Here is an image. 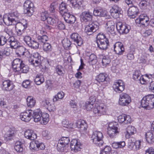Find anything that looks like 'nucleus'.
I'll return each instance as SVG.
<instances>
[{"instance_id":"obj_28","label":"nucleus","mask_w":154,"mask_h":154,"mask_svg":"<svg viewBox=\"0 0 154 154\" xmlns=\"http://www.w3.org/2000/svg\"><path fill=\"white\" fill-rule=\"evenodd\" d=\"M92 16L88 12L84 11L81 15V20L82 22H87L91 21Z\"/></svg>"},{"instance_id":"obj_51","label":"nucleus","mask_w":154,"mask_h":154,"mask_svg":"<svg viewBox=\"0 0 154 154\" xmlns=\"http://www.w3.org/2000/svg\"><path fill=\"white\" fill-rule=\"evenodd\" d=\"M58 19L55 18V19L54 18L51 17H48L46 20L47 23L49 24L53 25L56 23Z\"/></svg>"},{"instance_id":"obj_19","label":"nucleus","mask_w":154,"mask_h":154,"mask_svg":"<svg viewBox=\"0 0 154 154\" xmlns=\"http://www.w3.org/2000/svg\"><path fill=\"white\" fill-rule=\"evenodd\" d=\"M2 88L3 91H9L13 89L14 85L11 81L5 80L2 82Z\"/></svg>"},{"instance_id":"obj_55","label":"nucleus","mask_w":154,"mask_h":154,"mask_svg":"<svg viewBox=\"0 0 154 154\" xmlns=\"http://www.w3.org/2000/svg\"><path fill=\"white\" fill-rule=\"evenodd\" d=\"M2 51L5 57L8 56L10 54V49L9 47H5Z\"/></svg>"},{"instance_id":"obj_46","label":"nucleus","mask_w":154,"mask_h":154,"mask_svg":"<svg viewBox=\"0 0 154 154\" xmlns=\"http://www.w3.org/2000/svg\"><path fill=\"white\" fill-rule=\"evenodd\" d=\"M104 12L101 8L95 9L93 12L95 16H103L106 14V13L104 14Z\"/></svg>"},{"instance_id":"obj_54","label":"nucleus","mask_w":154,"mask_h":154,"mask_svg":"<svg viewBox=\"0 0 154 154\" xmlns=\"http://www.w3.org/2000/svg\"><path fill=\"white\" fill-rule=\"evenodd\" d=\"M15 131L10 129L5 134V137L6 138L8 137H11L12 138L15 136Z\"/></svg>"},{"instance_id":"obj_64","label":"nucleus","mask_w":154,"mask_h":154,"mask_svg":"<svg viewBox=\"0 0 154 154\" xmlns=\"http://www.w3.org/2000/svg\"><path fill=\"white\" fill-rule=\"evenodd\" d=\"M72 14H70V13L69 12H67L65 14H63L62 15V16L64 17V19L65 21L67 23L68 20H69V18L70 17V16Z\"/></svg>"},{"instance_id":"obj_11","label":"nucleus","mask_w":154,"mask_h":154,"mask_svg":"<svg viewBox=\"0 0 154 154\" xmlns=\"http://www.w3.org/2000/svg\"><path fill=\"white\" fill-rule=\"evenodd\" d=\"M149 18L146 14L140 15L135 20L136 23L141 24L143 27L147 26L149 23Z\"/></svg>"},{"instance_id":"obj_41","label":"nucleus","mask_w":154,"mask_h":154,"mask_svg":"<svg viewBox=\"0 0 154 154\" xmlns=\"http://www.w3.org/2000/svg\"><path fill=\"white\" fill-rule=\"evenodd\" d=\"M15 27L17 30H21L24 31L27 27V24L26 23L23 24L20 22H18L16 23Z\"/></svg>"},{"instance_id":"obj_21","label":"nucleus","mask_w":154,"mask_h":154,"mask_svg":"<svg viewBox=\"0 0 154 154\" xmlns=\"http://www.w3.org/2000/svg\"><path fill=\"white\" fill-rule=\"evenodd\" d=\"M33 113L32 118L34 119L35 122H40V123L43 114L39 109H37L33 110Z\"/></svg>"},{"instance_id":"obj_24","label":"nucleus","mask_w":154,"mask_h":154,"mask_svg":"<svg viewBox=\"0 0 154 154\" xmlns=\"http://www.w3.org/2000/svg\"><path fill=\"white\" fill-rule=\"evenodd\" d=\"M41 105L42 106L45 107L50 112L54 111L55 110L54 104H51L48 99L43 100Z\"/></svg>"},{"instance_id":"obj_1","label":"nucleus","mask_w":154,"mask_h":154,"mask_svg":"<svg viewBox=\"0 0 154 154\" xmlns=\"http://www.w3.org/2000/svg\"><path fill=\"white\" fill-rule=\"evenodd\" d=\"M141 105L145 108H154V95L149 94L144 97L141 100Z\"/></svg>"},{"instance_id":"obj_12","label":"nucleus","mask_w":154,"mask_h":154,"mask_svg":"<svg viewBox=\"0 0 154 154\" xmlns=\"http://www.w3.org/2000/svg\"><path fill=\"white\" fill-rule=\"evenodd\" d=\"M33 113V112L32 110H26V111L21 113L20 118L23 121L28 122L32 118Z\"/></svg>"},{"instance_id":"obj_33","label":"nucleus","mask_w":154,"mask_h":154,"mask_svg":"<svg viewBox=\"0 0 154 154\" xmlns=\"http://www.w3.org/2000/svg\"><path fill=\"white\" fill-rule=\"evenodd\" d=\"M146 140L149 143H152L154 142V135L151 132H148L145 134Z\"/></svg>"},{"instance_id":"obj_57","label":"nucleus","mask_w":154,"mask_h":154,"mask_svg":"<svg viewBox=\"0 0 154 154\" xmlns=\"http://www.w3.org/2000/svg\"><path fill=\"white\" fill-rule=\"evenodd\" d=\"M8 42V39L5 36L1 35L0 36V46H3Z\"/></svg>"},{"instance_id":"obj_59","label":"nucleus","mask_w":154,"mask_h":154,"mask_svg":"<svg viewBox=\"0 0 154 154\" xmlns=\"http://www.w3.org/2000/svg\"><path fill=\"white\" fill-rule=\"evenodd\" d=\"M65 26L62 22L60 21L57 22V28L59 29L63 30L65 29Z\"/></svg>"},{"instance_id":"obj_38","label":"nucleus","mask_w":154,"mask_h":154,"mask_svg":"<svg viewBox=\"0 0 154 154\" xmlns=\"http://www.w3.org/2000/svg\"><path fill=\"white\" fill-rule=\"evenodd\" d=\"M44 79L42 75L38 74L36 75L34 80V82L37 85H39L43 83Z\"/></svg>"},{"instance_id":"obj_29","label":"nucleus","mask_w":154,"mask_h":154,"mask_svg":"<svg viewBox=\"0 0 154 154\" xmlns=\"http://www.w3.org/2000/svg\"><path fill=\"white\" fill-rule=\"evenodd\" d=\"M25 137L30 140H34L37 138V135L32 130H27L25 132Z\"/></svg>"},{"instance_id":"obj_20","label":"nucleus","mask_w":154,"mask_h":154,"mask_svg":"<svg viewBox=\"0 0 154 154\" xmlns=\"http://www.w3.org/2000/svg\"><path fill=\"white\" fill-rule=\"evenodd\" d=\"M119 122L121 123L127 124L131 122V116L128 115L123 114L118 117Z\"/></svg>"},{"instance_id":"obj_37","label":"nucleus","mask_w":154,"mask_h":154,"mask_svg":"<svg viewBox=\"0 0 154 154\" xmlns=\"http://www.w3.org/2000/svg\"><path fill=\"white\" fill-rule=\"evenodd\" d=\"M65 95L64 93L62 91L58 92L57 95H55L53 99V102H56L60 100H62Z\"/></svg>"},{"instance_id":"obj_13","label":"nucleus","mask_w":154,"mask_h":154,"mask_svg":"<svg viewBox=\"0 0 154 154\" xmlns=\"http://www.w3.org/2000/svg\"><path fill=\"white\" fill-rule=\"evenodd\" d=\"M106 106L103 104H100L97 106H95L93 110V112L95 114V116H98L102 115H105L106 113Z\"/></svg>"},{"instance_id":"obj_63","label":"nucleus","mask_w":154,"mask_h":154,"mask_svg":"<svg viewBox=\"0 0 154 154\" xmlns=\"http://www.w3.org/2000/svg\"><path fill=\"white\" fill-rule=\"evenodd\" d=\"M31 82L29 80H26L24 81L22 83L23 86L27 88L30 87Z\"/></svg>"},{"instance_id":"obj_50","label":"nucleus","mask_w":154,"mask_h":154,"mask_svg":"<svg viewBox=\"0 0 154 154\" xmlns=\"http://www.w3.org/2000/svg\"><path fill=\"white\" fill-rule=\"evenodd\" d=\"M66 146V145L63 144V143H61L60 142V141H58L57 146V149L58 151L63 152L64 151V148Z\"/></svg>"},{"instance_id":"obj_25","label":"nucleus","mask_w":154,"mask_h":154,"mask_svg":"<svg viewBox=\"0 0 154 154\" xmlns=\"http://www.w3.org/2000/svg\"><path fill=\"white\" fill-rule=\"evenodd\" d=\"M77 127L80 129L81 133H84L85 132L87 128V125L85 121L80 120L76 123Z\"/></svg>"},{"instance_id":"obj_6","label":"nucleus","mask_w":154,"mask_h":154,"mask_svg":"<svg viewBox=\"0 0 154 154\" xmlns=\"http://www.w3.org/2000/svg\"><path fill=\"white\" fill-rule=\"evenodd\" d=\"M99 29V27L96 22H90L85 28V32L88 35H90L95 32Z\"/></svg>"},{"instance_id":"obj_45","label":"nucleus","mask_w":154,"mask_h":154,"mask_svg":"<svg viewBox=\"0 0 154 154\" xmlns=\"http://www.w3.org/2000/svg\"><path fill=\"white\" fill-rule=\"evenodd\" d=\"M106 73H100L96 78V80L99 82H104L106 79Z\"/></svg>"},{"instance_id":"obj_15","label":"nucleus","mask_w":154,"mask_h":154,"mask_svg":"<svg viewBox=\"0 0 154 154\" xmlns=\"http://www.w3.org/2000/svg\"><path fill=\"white\" fill-rule=\"evenodd\" d=\"M116 29L120 34H127L129 31L130 26L123 24L121 22H118L116 24Z\"/></svg>"},{"instance_id":"obj_58","label":"nucleus","mask_w":154,"mask_h":154,"mask_svg":"<svg viewBox=\"0 0 154 154\" xmlns=\"http://www.w3.org/2000/svg\"><path fill=\"white\" fill-rule=\"evenodd\" d=\"M69 105L70 107L75 109V110H77V103L74 100H72L70 101Z\"/></svg>"},{"instance_id":"obj_47","label":"nucleus","mask_w":154,"mask_h":154,"mask_svg":"<svg viewBox=\"0 0 154 154\" xmlns=\"http://www.w3.org/2000/svg\"><path fill=\"white\" fill-rule=\"evenodd\" d=\"M97 62V57L93 54H91L89 56V62L93 65L95 64Z\"/></svg>"},{"instance_id":"obj_17","label":"nucleus","mask_w":154,"mask_h":154,"mask_svg":"<svg viewBox=\"0 0 154 154\" xmlns=\"http://www.w3.org/2000/svg\"><path fill=\"white\" fill-rule=\"evenodd\" d=\"M114 49L116 54L121 55L125 51V48L123 44L119 42H116L113 45Z\"/></svg>"},{"instance_id":"obj_30","label":"nucleus","mask_w":154,"mask_h":154,"mask_svg":"<svg viewBox=\"0 0 154 154\" xmlns=\"http://www.w3.org/2000/svg\"><path fill=\"white\" fill-rule=\"evenodd\" d=\"M16 54L20 56L24 55L25 56L28 57L27 55L29 54V52L23 46H20L18 47L16 49Z\"/></svg>"},{"instance_id":"obj_36","label":"nucleus","mask_w":154,"mask_h":154,"mask_svg":"<svg viewBox=\"0 0 154 154\" xmlns=\"http://www.w3.org/2000/svg\"><path fill=\"white\" fill-rule=\"evenodd\" d=\"M27 105L29 107H33L36 103L35 100L32 97L28 96L26 100Z\"/></svg>"},{"instance_id":"obj_52","label":"nucleus","mask_w":154,"mask_h":154,"mask_svg":"<svg viewBox=\"0 0 154 154\" xmlns=\"http://www.w3.org/2000/svg\"><path fill=\"white\" fill-rule=\"evenodd\" d=\"M37 38L38 40L44 43H45V42H45L48 41L49 39L48 37L46 35H39Z\"/></svg>"},{"instance_id":"obj_3","label":"nucleus","mask_w":154,"mask_h":154,"mask_svg":"<svg viewBox=\"0 0 154 154\" xmlns=\"http://www.w3.org/2000/svg\"><path fill=\"white\" fill-rule=\"evenodd\" d=\"M103 137V134L101 132L96 131L93 132L91 138L95 144L100 147L104 143L102 140Z\"/></svg>"},{"instance_id":"obj_39","label":"nucleus","mask_w":154,"mask_h":154,"mask_svg":"<svg viewBox=\"0 0 154 154\" xmlns=\"http://www.w3.org/2000/svg\"><path fill=\"white\" fill-rule=\"evenodd\" d=\"M55 72L58 75L60 76H63L65 73L63 67L60 65H58L56 66Z\"/></svg>"},{"instance_id":"obj_49","label":"nucleus","mask_w":154,"mask_h":154,"mask_svg":"<svg viewBox=\"0 0 154 154\" xmlns=\"http://www.w3.org/2000/svg\"><path fill=\"white\" fill-rule=\"evenodd\" d=\"M141 74L139 70H136L133 74V78L135 80H138L140 78Z\"/></svg>"},{"instance_id":"obj_60","label":"nucleus","mask_w":154,"mask_h":154,"mask_svg":"<svg viewBox=\"0 0 154 154\" xmlns=\"http://www.w3.org/2000/svg\"><path fill=\"white\" fill-rule=\"evenodd\" d=\"M94 104L90 103V102H87L85 103V107L87 110L89 111L91 110L94 107Z\"/></svg>"},{"instance_id":"obj_44","label":"nucleus","mask_w":154,"mask_h":154,"mask_svg":"<svg viewBox=\"0 0 154 154\" xmlns=\"http://www.w3.org/2000/svg\"><path fill=\"white\" fill-rule=\"evenodd\" d=\"M20 69H21L18 72L20 73H26L28 72L29 70V67L28 66L25 65L23 63L22 64Z\"/></svg>"},{"instance_id":"obj_2","label":"nucleus","mask_w":154,"mask_h":154,"mask_svg":"<svg viewBox=\"0 0 154 154\" xmlns=\"http://www.w3.org/2000/svg\"><path fill=\"white\" fill-rule=\"evenodd\" d=\"M117 123L115 122H109L108 124L107 134L111 138H114L119 133Z\"/></svg>"},{"instance_id":"obj_56","label":"nucleus","mask_w":154,"mask_h":154,"mask_svg":"<svg viewBox=\"0 0 154 154\" xmlns=\"http://www.w3.org/2000/svg\"><path fill=\"white\" fill-rule=\"evenodd\" d=\"M5 18H7V15H5L3 17H2V15L0 14V25H2L3 23V22L7 26H9V23H8V21H6L5 20Z\"/></svg>"},{"instance_id":"obj_27","label":"nucleus","mask_w":154,"mask_h":154,"mask_svg":"<svg viewBox=\"0 0 154 154\" xmlns=\"http://www.w3.org/2000/svg\"><path fill=\"white\" fill-rule=\"evenodd\" d=\"M70 37L72 40L75 42L78 46H81L82 44V39L77 33H72L70 35Z\"/></svg>"},{"instance_id":"obj_4","label":"nucleus","mask_w":154,"mask_h":154,"mask_svg":"<svg viewBox=\"0 0 154 154\" xmlns=\"http://www.w3.org/2000/svg\"><path fill=\"white\" fill-rule=\"evenodd\" d=\"M96 38L98 47L101 50H106V36L103 33H99L97 35Z\"/></svg>"},{"instance_id":"obj_61","label":"nucleus","mask_w":154,"mask_h":154,"mask_svg":"<svg viewBox=\"0 0 154 154\" xmlns=\"http://www.w3.org/2000/svg\"><path fill=\"white\" fill-rule=\"evenodd\" d=\"M132 51H131L130 52V53L127 54V57L128 60H132L134 58V54L135 51V49L133 48V49L132 50Z\"/></svg>"},{"instance_id":"obj_18","label":"nucleus","mask_w":154,"mask_h":154,"mask_svg":"<svg viewBox=\"0 0 154 154\" xmlns=\"http://www.w3.org/2000/svg\"><path fill=\"white\" fill-rule=\"evenodd\" d=\"M122 11L121 9L117 5H114L110 10V12L112 15L115 19L119 17Z\"/></svg>"},{"instance_id":"obj_31","label":"nucleus","mask_w":154,"mask_h":154,"mask_svg":"<svg viewBox=\"0 0 154 154\" xmlns=\"http://www.w3.org/2000/svg\"><path fill=\"white\" fill-rule=\"evenodd\" d=\"M136 132L135 128L132 126H129L127 128L125 137L127 138H130L131 135H133Z\"/></svg>"},{"instance_id":"obj_14","label":"nucleus","mask_w":154,"mask_h":154,"mask_svg":"<svg viewBox=\"0 0 154 154\" xmlns=\"http://www.w3.org/2000/svg\"><path fill=\"white\" fill-rule=\"evenodd\" d=\"M29 148L32 151L36 150L38 149L43 150L45 149V146L43 143L35 140L30 143Z\"/></svg>"},{"instance_id":"obj_8","label":"nucleus","mask_w":154,"mask_h":154,"mask_svg":"<svg viewBox=\"0 0 154 154\" xmlns=\"http://www.w3.org/2000/svg\"><path fill=\"white\" fill-rule=\"evenodd\" d=\"M131 100L129 95L125 93H122L120 95L119 104L122 106H127L131 102Z\"/></svg>"},{"instance_id":"obj_26","label":"nucleus","mask_w":154,"mask_h":154,"mask_svg":"<svg viewBox=\"0 0 154 154\" xmlns=\"http://www.w3.org/2000/svg\"><path fill=\"white\" fill-rule=\"evenodd\" d=\"M8 42L12 48L16 49L20 45V43L13 36H10L8 39Z\"/></svg>"},{"instance_id":"obj_32","label":"nucleus","mask_w":154,"mask_h":154,"mask_svg":"<svg viewBox=\"0 0 154 154\" xmlns=\"http://www.w3.org/2000/svg\"><path fill=\"white\" fill-rule=\"evenodd\" d=\"M42 48L44 52L47 53H51L53 50L51 44L48 42H45L42 45Z\"/></svg>"},{"instance_id":"obj_62","label":"nucleus","mask_w":154,"mask_h":154,"mask_svg":"<svg viewBox=\"0 0 154 154\" xmlns=\"http://www.w3.org/2000/svg\"><path fill=\"white\" fill-rule=\"evenodd\" d=\"M46 88L49 90H51L53 87V84L50 80H48L46 82L45 85Z\"/></svg>"},{"instance_id":"obj_10","label":"nucleus","mask_w":154,"mask_h":154,"mask_svg":"<svg viewBox=\"0 0 154 154\" xmlns=\"http://www.w3.org/2000/svg\"><path fill=\"white\" fill-rule=\"evenodd\" d=\"M19 14L17 11L12 12L8 15H7V18H5L6 21H8L9 25L15 24L16 21L19 19Z\"/></svg>"},{"instance_id":"obj_40","label":"nucleus","mask_w":154,"mask_h":154,"mask_svg":"<svg viewBox=\"0 0 154 154\" xmlns=\"http://www.w3.org/2000/svg\"><path fill=\"white\" fill-rule=\"evenodd\" d=\"M14 148L18 152H20L23 150V144L20 141H17L15 143Z\"/></svg>"},{"instance_id":"obj_5","label":"nucleus","mask_w":154,"mask_h":154,"mask_svg":"<svg viewBox=\"0 0 154 154\" xmlns=\"http://www.w3.org/2000/svg\"><path fill=\"white\" fill-rule=\"evenodd\" d=\"M23 7L24 14L29 16H30L32 15L34 11V5L31 1L29 0L25 1L23 4Z\"/></svg>"},{"instance_id":"obj_9","label":"nucleus","mask_w":154,"mask_h":154,"mask_svg":"<svg viewBox=\"0 0 154 154\" xmlns=\"http://www.w3.org/2000/svg\"><path fill=\"white\" fill-rule=\"evenodd\" d=\"M23 40L25 43L29 47L34 49L38 48L39 44L36 40H32L29 36L26 35L24 37Z\"/></svg>"},{"instance_id":"obj_7","label":"nucleus","mask_w":154,"mask_h":154,"mask_svg":"<svg viewBox=\"0 0 154 154\" xmlns=\"http://www.w3.org/2000/svg\"><path fill=\"white\" fill-rule=\"evenodd\" d=\"M113 88L114 91L117 93L122 92L125 89L124 82L121 80H116L114 83Z\"/></svg>"},{"instance_id":"obj_42","label":"nucleus","mask_w":154,"mask_h":154,"mask_svg":"<svg viewBox=\"0 0 154 154\" xmlns=\"http://www.w3.org/2000/svg\"><path fill=\"white\" fill-rule=\"evenodd\" d=\"M49 115L48 113H43L40 123L43 125H46L49 121Z\"/></svg>"},{"instance_id":"obj_23","label":"nucleus","mask_w":154,"mask_h":154,"mask_svg":"<svg viewBox=\"0 0 154 154\" xmlns=\"http://www.w3.org/2000/svg\"><path fill=\"white\" fill-rule=\"evenodd\" d=\"M23 61L19 58L14 59L12 63V66L13 70L15 72H18L20 71L21 69L20 67Z\"/></svg>"},{"instance_id":"obj_48","label":"nucleus","mask_w":154,"mask_h":154,"mask_svg":"<svg viewBox=\"0 0 154 154\" xmlns=\"http://www.w3.org/2000/svg\"><path fill=\"white\" fill-rule=\"evenodd\" d=\"M62 43L63 47L65 49H67L70 47L71 45L70 41L68 39H64L62 41Z\"/></svg>"},{"instance_id":"obj_34","label":"nucleus","mask_w":154,"mask_h":154,"mask_svg":"<svg viewBox=\"0 0 154 154\" xmlns=\"http://www.w3.org/2000/svg\"><path fill=\"white\" fill-rule=\"evenodd\" d=\"M59 9L60 13L62 15L69 11L67 8V5L63 2L60 4Z\"/></svg>"},{"instance_id":"obj_53","label":"nucleus","mask_w":154,"mask_h":154,"mask_svg":"<svg viewBox=\"0 0 154 154\" xmlns=\"http://www.w3.org/2000/svg\"><path fill=\"white\" fill-rule=\"evenodd\" d=\"M59 141H60V142H61V143H63L66 146L68 143H69L70 141V140L69 138L68 137H62Z\"/></svg>"},{"instance_id":"obj_22","label":"nucleus","mask_w":154,"mask_h":154,"mask_svg":"<svg viewBox=\"0 0 154 154\" xmlns=\"http://www.w3.org/2000/svg\"><path fill=\"white\" fill-rule=\"evenodd\" d=\"M138 13L139 10L138 8L134 6L130 7L128 11V16L132 18L135 17Z\"/></svg>"},{"instance_id":"obj_35","label":"nucleus","mask_w":154,"mask_h":154,"mask_svg":"<svg viewBox=\"0 0 154 154\" xmlns=\"http://www.w3.org/2000/svg\"><path fill=\"white\" fill-rule=\"evenodd\" d=\"M112 21H107L106 23V26L108 27L106 28V31L109 32L111 34L114 33V26L112 23Z\"/></svg>"},{"instance_id":"obj_16","label":"nucleus","mask_w":154,"mask_h":154,"mask_svg":"<svg viewBox=\"0 0 154 154\" xmlns=\"http://www.w3.org/2000/svg\"><path fill=\"white\" fill-rule=\"evenodd\" d=\"M82 144L80 142L76 139H72L70 144V148L71 150L75 152L79 151L81 149Z\"/></svg>"},{"instance_id":"obj_43","label":"nucleus","mask_w":154,"mask_h":154,"mask_svg":"<svg viewBox=\"0 0 154 154\" xmlns=\"http://www.w3.org/2000/svg\"><path fill=\"white\" fill-rule=\"evenodd\" d=\"M29 60L30 64L35 66H38L41 63V60L40 59H37L36 58H30Z\"/></svg>"}]
</instances>
